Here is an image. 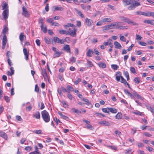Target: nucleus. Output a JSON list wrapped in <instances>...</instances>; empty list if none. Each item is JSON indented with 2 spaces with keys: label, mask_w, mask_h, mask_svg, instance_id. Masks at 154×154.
<instances>
[{
  "label": "nucleus",
  "mask_w": 154,
  "mask_h": 154,
  "mask_svg": "<svg viewBox=\"0 0 154 154\" xmlns=\"http://www.w3.org/2000/svg\"><path fill=\"white\" fill-rule=\"evenodd\" d=\"M42 118L46 123L48 122L50 120V115L48 112L46 110H44L41 112Z\"/></svg>",
  "instance_id": "nucleus-1"
},
{
  "label": "nucleus",
  "mask_w": 154,
  "mask_h": 154,
  "mask_svg": "<svg viewBox=\"0 0 154 154\" xmlns=\"http://www.w3.org/2000/svg\"><path fill=\"white\" fill-rule=\"evenodd\" d=\"M52 50L54 53V57H59L63 54L61 51H59L58 50L54 47H52Z\"/></svg>",
  "instance_id": "nucleus-2"
},
{
  "label": "nucleus",
  "mask_w": 154,
  "mask_h": 154,
  "mask_svg": "<svg viewBox=\"0 0 154 154\" xmlns=\"http://www.w3.org/2000/svg\"><path fill=\"white\" fill-rule=\"evenodd\" d=\"M63 40V38L60 39L58 37L56 36L54 37L52 42L53 43L54 42L55 43L62 44L64 43V41Z\"/></svg>",
  "instance_id": "nucleus-3"
},
{
  "label": "nucleus",
  "mask_w": 154,
  "mask_h": 154,
  "mask_svg": "<svg viewBox=\"0 0 154 154\" xmlns=\"http://www.w3.org/2000/svg\"><path fill=\"white\" fill-rule=\"evenodd\" d=\"M68 35H70L71 36L73 37H75L76 35V32L77 31V29L76 28L74 27L73 28V30H72L70 28H69Z\"/></svg>",
  "instance_id": "nucleus-4"
},
{
  "label": "nucleus",
  "mask_w": 154,
  "mask_h": 154,
  "mask_svg": "<svg viewBox=\"0 0 154 154\" xmlns=\"http://www.w3.org/2000/svg\"><path fill=\"white\" fill-rule=\"evenodd\" d=\"M2 15L3 16L4 19L6 20L8 18L9 15L8 8H6L3 11Z\"/></svg>",
  "instance_id": "nucleus-5"
},
{
  "label": "nucleus",
  "mask_w": 154,
  "mask_h": 154,
  "mask_svg": "<svg viewBox=\"0 0 154 154\" xmlns=\"http://www.w3.org/2000/svg\"><path fill=\"white\" fill-rule=\"evenodd\" d=\"M22 15L25 17H29L30 14L27 9L25 6H23L22 7Z\"/></svg>",
  "instance_id": "nucleus-6"
},
{
  "label": "nucleus",
  "mask_w": 154,
  "mask_h": 154,
  "mask_svg": "<svg viewBox=\"0 0 154 154\" xmlns=\"http://www.w3.org/2000/svg\"><path fill=\"white\" fill-rule=\"evenodd\" d=\"M113 23L114 25V26H115L116 29H122L125 28V26H121V22H114Z\"/></svg>",
  "instance_id": "nucleus-7"
},
{
  "label": "nucleus",
  "mask_w": 154,
  "mask_h": 154,
  "mask_svg": "<svg viewBox=\"0 0 154 154\" xmlns=\"http://www.w3.org/2000/svg\"><path fill=\"white\" fill-rule=\"evenodd\" d=\"M124 21V22L127 23L129 24H132L134 25H138V24L131 20L130 19L128 18L127 17H125V19Z\"/></svg>",
  "instance_id": "nucleus-8"
},
{
  "label": "nucleus",
  "mask_w": 154,
  "mask_h": 154,
  "mask_svg": "<svg viewBox=\"0 0 154 154\" xmlns=\"http://www.w3.org/2000/svg\"><path fill=\"white\" fill-rule=\"evenodd\" d=\"M23 52L25 56V59L26 60H29V51H27L26 48H25L24 47L23 49Z\"/></svg>",
  "instance_id": "nucleus-9"
},
{
  "label": "nucleus",
  "mask_w": 154,
  "mask_h": 154,
  "mask_svg": "<svg viewBox=\"0 0 154 154\" xmlns=\"http://www.w3.org/2000/svg\"><path fill=\"white\" fill-rule=\"evenodd\" d=\"M7 42V38L6 35L5 34L4 36L2 39V48L4 49L5 48V45Z\"/></svg>",
  "instance_id": "nucleus-10"
},
{
  "label": "nucleus",
  "mask_w": 154,
  "mask_h": 154,
  "mask_svg": "<svg viewBox=\"0 0 154 154\" xmlns=\"http://www.w3.org/2000/svg\"><path fill=\"white\" fill-rule=\"evenodd\" d=\"M85 22L88 26H90L93 23V21L91 19L86 18L85 19Z\"/></svg>",
  "instance_id": "nucleus-11"
},
{
  "label": "nucleus",
  "mask_w": 154,
  "mask_h": 154,
  "mask_svg": "<svg viewBox=\"0 0 154 154\" xmlns=\"http://www.w3.org/2000/svg\"><path fill=\"white\" fill-rule=\"evenodd\" d=\"M135 2V1L134 0H122V2L126 4L125 6L131 4Z\"/></svg>",
  "instance_id": "nucleus-12"
},
{
  "label": "nucleus",
  "mask_w": 154,
  "mask_h": 154,
  "mask_svg": "<svg viewBox=\"0 0 154 154\" xmlns=\"http://www.w3.org/2000/svg\"><path fill=\"white\" fill-rule=\"evenodd\" d=\"M124 91L125 94L127 95L128 96L130 97L132 99L134 97H135L134 95L133 94H132L128 91V90L126 89H124Z\"/></svg>",
  "instance_id": "nucleus-13"
},
{
  "label": "nucleus",
  "mask_w": 154,
  "mask_h": 154,
  "mask_svg": "<svg viewBox=\"0 0 154 154\" xmlns=\"http://www.w3.org/2000/svg\"><path fill=\"white\" fill-rule=\"evenodd\" d=\"M0 136L5 140H7L8 138L7 134L3 131H0Z\"/></svg>",
  "instance_id": "nucleus-14"
},
{
  "label": "nucleus",
  "mask_w": 154,
  "mask_h": 154,
  "mask_svg": "<svg viewBox=\"0 0 154 154\" xmlns=\"http://www.w3.org/2000/svg\"><path fill=\"white\" fill-rule=\"evenodd\" d=\"M94 52L93 50L90 49H88L86 53V56L88 57H91L94 54Z\"/></svg>",
  "instance_id": "nucleus-15"
},
{
  "label": "nucleus",
  "mask_w": 154,
  "mask_h": 154,
  "mask_svg": "<svg viewBox=\"0 0 154 154\" xmlns=\"http://www.w3.org/2000/svg\"><path fill=\"white\" fill-rule=\"evenodd\" d=\"M63 48L67 52L70 53V47L69 45H65L63 47Z\"/></svg>",
  "instance_id": "nucleus-16"
},
{
  "label": "nucleus",
  "mask_w": 154,
  "mask_h": 154,
  "mask_svg": "<svg viewBox=\"0 0 154 154\" xmlns=\"http://www.w3.org/2000/svg\"><path fill=\"white\" fill-rule=\"evenodd\" d=\"M33 116L37 119H39L40 118V113L38 111H36L33 115Z\"/></svg>",
  "instance_id": "nucleus-17"
},
{
  "label": "nucleus",
  "mask_w": 154,
  "mask_h": 154,
  "mask_svg": "<svg viewBox=\"0 0 154 154\" xmlns=\"http://www.w3.org/2000/svg\"><path fill=\"white\" fill-rule=\"evenodd\" d=\"M26 38V36L24 35L23 32H21L20 33L19 36V39L21 42H23L24 38Z\"/></svg>",
  "instance_id": "nucleus-18"
},
{
  "label": "nucleus",
  "mask_w": 154,
  "mask_h": 154,
  "mask_svg": "<svg viewBox=\"0 0 154 154\" xmlns=\"http://www.w3.org/2000/svg\"><path fill=\"white\" fill-rule=\"evenodd\" d=\"M132 94L134 95V97H136L137 99H140V100L142 99V97L138 94L136 91H133Z\"/></svg>",
  "instance_id": "nucleus-19"
},
{
  "label": "nucleus",
  "mask_w": 154,
  "mask_h": 154,
  "mask_svg": "<svg viewBox=\"0 0 154 154\" xmlns=\"http://www.w3.org/2000/svg\"><path fill=\"white\" fill-rule=\"evenodd\" d=\"M143 22L154 26V20H144Z\"/></svg>",
  "instance_id": "nucleus-20"
},
{
  "label": "nucleus",
  "mask_w": 154,
  "mask_h": 154,
  "mask_svg": "<svg viewBox=\"0 0 154 154\" xmlns=\"http://www.w3.org/2000/svg\"><path fill=\"white\" fill-rule=\"evenodd\" d=\"M115 47L117 49H120V48L122 47V46L118 42L115 41L114 43Z\"/></svg>",
  "instance_id": "nucleus-21"
},
{
  "label": "nucleus",
  "mask_w": 154,
  "mask_h": 154,
  "mask_svg": "<svg viewBox=\"0 0 154 154\" xmlns=\"http://www.w3.org/2000/svg\"><path fill=\"white\" fill-rule=\"evenodd\" d=\"M100 124L103 125L105 126H109L110 124L109 122L107 121H101L100 122Z\"/></svg>",
  "instance_id": "nucleus-22"
},
{
  "label": "nucleus",
  "mask_w": 154,
  "mask_h": 154,
  "mask_svg": "<svg viewBox=\"0 0 154 154\" xmlns=\"http://www.w3.org/2000/svg\"><path fill=\"white\" fill-rule=\"evenodd\" d=\"M112 21V20L111 17L104 18L102 19V21L103 23L109 22Z\"/></svg>",
  "instance_id": "nucleus-23"
},
{
  "label": "nucleus",
  "mask_w": 154,
  "mask_h": 154,
  "mask_svg": "<svg viewBox=\"0 0 154 154\" xmlns=\"http://www.w3.org/2000/svg\"><path fill=\"white\" fill-rule=\"evenodd\" d=\"M136 14L138 15H144L146 16H148V15H147L148 12L147 13H146L142 11H137L136 12Z\"/></svg>",
  "instance_id": "nucleus-24"
},
{
  "label": "nucleus",
  "mask_w": 154,
  "mask_h": 154,
  "mask_svg": "<svg viewBox=\"0 0 154 154\" xmlns=\"http://www.w3.org/2000/svg\"><path fill=\"white\" fill-rule=\"evenodd\" d=\"M75 11L76 13L80 17H81L82 18H83L85 17L84 16L83 14H82V12L79 11V10H78V9H75Z\"/></svg>",
  "instance_id": "nucleus-25"
},
{
  "label": "nucleus",
  "mask_w": 154,
  "mask_h": 154,
  "mask_svg": "<svg viewBox=\"0 0 154 154\" xmlns=\"http://www.w3.org/2000/svg\"><path fill=\"white\" fill-rule=\"evenodd\" d=\"M59 32L61 35L66 34V35H68L69 31L63 30H60L59 31Z\"/></svg>",
  "instance_id": "nucleus-26"
},
{
  "label": "nucleus",
  "mask_w": 154,
  "mask_h": 154,
  "mask_svg": "<svg viewBox=\"0 0 154 154\" xmlns=\"http://www.w3.org/2000/svg\"><path fill=\"white\" fill-rule=\"evenodd\" d=\"M116 118L117 119H122V114L121 112H119L115 116Z\"/></svg>",
  "instance_id": "nucleus-27"
},
{
  "label": "nucleus",
  "mask_w": 154,
  "mask_h": 154,
  "mask_svg": "<svg viewBox=\"0 0 154 154\" xmlns=\"http://www.w3.org/2000/svg\"><path fill=\"white\" fill-rule=\"evenodd\" d=\"M41 28L43 32L45 33L47 32V29L46 26H43V25H41Z\"/></svg>",
  "instance_id": "nucleus-28"
},
{
  "label": "nucleus",
  "mask_w": 154,
  "mask_h": 154,
  "mask_svg": "<svg viewBox=\"0 0 154 154\" xmlns=\"http://www.w3.org/2000/svg\"><path fill=\"white\" fill-rule=\"evenodd\" d=\"M99 66L101 68H105L106 67V65L105 63H104L100 62L98 63Z\"/></svg>",
  "instance_id": "nucleus-29"
},
{
  "label": "nucleus",
  "mask_w": 154,
  "mask_h": 154,
  "mask_svg": "<svg viewBox=\"0 0 154 154\" xmlns=\"http://www.w3.org/2000/svg\"><path fill=\"white\" fill-rule=\"evenodd\" d=\"M133 82L136 84H138L140 82V80L139 78L136 77L134 79Z\"/></svg>",
  "instance_id": "nucleus-30"
},
{
  "label": "nucleus",
  "mask_w": 154,
  "mask_h": 154,
  "mask_svg": "<svg viewBox=\"0 0 154 154\" xmlns=\"http://www.w3.org/2000/svg\"><path fill=\"white\" fill-rule=\"evenodd\" d=\"M71 110L73 111L74 112L76 113L78 115L80 114L81 113V111L78 110V109H76L74 108H72Z\"/></svg>",
  "instance_id": "nucleus-31"
},
{
  "label": "nucleus",
  "mask_w": 154,
  "mask_h": 154,
  "mask_svg": "<svg viewBox=\"0 0 154 154\" xmlns=\"http://www.w3.org/2000/svg\"><path fill=\"white\" fill-rule=\"evenodd\" d=\"M67 88H68V93H70V91H74V89L73 87L71 86L70 85H68L67 86Z\"/></svg>",
  "instance_id": "nucleus-32"
},
{
  "label": "nucleus",
  "mask_w": 154,
  "mask_h": 154,
  "mask_svg": "<svg viewBox=\"0 0 154 154\" xmlns=\"http://www.w3.org/2000/svg\"><path fill=\"white\" fill-rule=\"evenodd\" d=\"M133 113L136 115H139L141 116H143V115L141 112H140L138 110L133 112Z\"/></svg>",
  "instance_id": "nucleus-33"
},
{
  "label": "nucleus",
  "mask_w": 154,
  "mask_h": 154,
  "mask_svg": "<svg viewBox=\"0 0 154 154\" xmlns=\"http://www.w3.org/2000/svg\"><path fill=\"white\" fill-rule=\"evenodd\" d=\"M87 65L89 67H91L93 66L94 65L92 62L90 61L89 60H87Z\"/></svg>",
  "instance_id": "nucleus-34"
},
{
  "label": "nucleus",
  "mask_w": 154,
  "mask_h": 154,
  "mask_svg": "<svg viewBox=\"0 0 154 154\" xmlns=\"http://www.w3.org/2000/svg\"><path fill=\"white\" fill-rule=\"evenodd\" d=\"M109 111L112 113H116L117 112V109H116L112 108H110Z\"/></svg>",
  "instance_id": "nucleus-35"
},
{
  "label": "nucleus",
  "mask_w": 154,
  "mask_h": 154,
  "mask_svg": "<svg viewBox=\"0 0 154 154\" xmlns=\"http://www.w3.org/2000/svg\"><path fill=\"white\" fill-rule=\"evenodd\" d=\"M74 25L72 23H68L67 25H64V27L66 28L67 27H74Z\"/></svg>",
  "instance_id": "nucleus-36"
},
{
  "label": "nucleus",
  "mask_w": 154,
  "mask_h": 154,
  "mask_svg": "<svg viewBox=\"0 0 154 154\" xmlns=\"http://www.w3.org/2000/svg\"><path fill=\"white\" fill-rule=\"evenodd\" d=\"M25 149L28 152H29L32 149V147L31 146H27L25 147Z\"/></svg>",
  "instance_id": "nucleus-37"
},
{
  "label": "nucleus",
  "mask_w": 154,
  "mask_h": 154,
  "mask_svg": "<svg viewBox=\"0 0 154 154\" xmlns=\"http://www.w3.org/2000/svg\"><path fill=\"white\" fill-rule=\"evenodd\" d=\"M62 103L64 108H67L68 107V105L65 101H62Z\"/></svg>",
  "instance_id": "nucleus-38"
},
{
  "label": "nucleus",
  "mask_w": 154,
  "mask_h": 154,
  "mask_svg": "<svg viewBox=\"0 0 154 154\" xmlns=\"http://www.w3.org/2000/svg\"><path fill=\"white\" fill-rule=\"evenodd\" d=\"M6 8H8V4L6 3H5L2 7V10H5Z\"/></svg>",
  "instance_id": "nucleus-39"
},
{
  "label": "nucleus",
  "mask_w": 154,
  "mask_h": 154,
  "mask_svg": "<svg viewBox=\"0 0 154 154\" xmlns=\"http://www.w3.org/2000/svg\"><path fill=\"white\" fill-rule=\"evenodd\" d=\"M121 82L122 83H124L125 85H126V83H127V82L126 81V80L122 76H121Z\"/></svg>",
  "instance_id": "nucleus-40"
},
{
  "label": "nucleus",
  "mask_w": 154,
  "mask_h": 154,
  "mask_svg": "<svg viewBox=\"0 0 154 154\" xmlns=\"http://www.w3.org/2000/svg\"><path fill=\"white\" fill-rule=\"evenodd\" d=\"M111 68L113 69L116 70L119 68V66L116 64H112L111 65Z\"/></svg>",
  "instance_id": "nucleus-41"
},
{
  "label": "nucleus",
  "mask_w": 154,
  "mask_h": 154,
  "mask_svg": "<svg viewBox=\"0 0 154 154\" xmlns=\"http://www.w3.org/2000/svg\"><path fill=\"white\" fill-rule=\"evenodd\" d=\"M120 38L121 41L123 42H126V39L123 35H120Z\"/></svg>",
  "instance_id": "nucleus-42"
},
{
  "label": "nucleus",
  "mask_w": 154,
  "mask_h": 154,
  "mask_svg": "<svg viewBox=\"0 0 154 154\" xmlns=\"http://www.w3.org/2000/svg\"><path fill=\"white\" fill-rule=\"evenodd\" d=\"M55 11H62L63 8L61 7H55Z\"/></svg>",
  "instance_id": "nucleus-43"
},
{
  "label": "nucleus",
  "mask_w": 154,
  "mask_h": 154,
  "mask_svg": "<svg viewBox=\"0 0 154 154\" xmlns=\"http://www.w3.org/2000/svg\"><path fill=\"white\" fill-rule=\"evenodd\" d=\"M63 41H64V43L65 42L68 43H69L70 42V38L69 37H66L65 39H63Z\"/></svg>",
  "instance_id": "nucleus-44"
},
{
  "label": "nucleus",
  "mask_w": 154,
  "mask_h": 154,
  "mask_svg": "<svg viewBox=\"0 0 154 154\" xmlns=\"http://www.w3.org/2000/svg\"><path fill=\"white\" fill-rule=\"evenodd\" d=\"M138 43L139 45L143 46H146L147 45L146 43L143 42L139 41Z\"/></svg>",
  "instance_id": "nucleus-45"
},
{
  "label": "nucleus",
  "mask_w": 154,
  "mask_h": 154,
  "mask_svg": "<svg viewBox=\"0 0 154 154\" xmlns=\"http://www.w3.org/2000/svg\"><path fill=\"white\" fill-rule=\"evenodd\" d=\"M35 91L37 93H38L39 92V89L37 84L35 85Z\"/></svg>",
  "instance_id": "nucleus-46"
},
{
  "label": "nucleus",
  "mask_w": 154,
  "mask_h": 154,
  "mask_svg": "<svg viewBox=\"0 0 154 154\" xmlns=\"http://www.w3.org/2000/svg\"><path fill=\"white\" fill-rule=\"evenodd\" d=\"M8 28L6 26L3 29L2 33L3 34H5L8 31Z\"/></svg>",
  "instance_id": "nucleus-47"
},
{
  "label": "nucleus",
  "mask_w": 154,
  "mask_h": 154,
  "mask_svg": "<svg viewBox=\"0 0 154 154\" xmlns=\"http://www.w3.org/2000/svg\"><path fill=\"white\" fill-rule=\"evenodd\" d=\"M137 145L139 147H143L144 146L143 143L140 142H138L137 144Z\"/></svg>",
  "instance_id": "nucleus-48"
},
{
  "label": "nucleus",
  "mask_w": 154,
  "mask_h": 154,
  "mask_svg": "<svg viewBox=\"0 0 154 154\" xmlns=\"http://www.w3.org/2000/svg\"><path fill=\"white\" fill-rule=\"evenodd\" d=\"M94 51L95 54L97 56H99L100 54V53L98 51L97 48H95L94 49Z\"/></svg>",
  "instance_id": "nucleus-49"
},
{
  "label": "nucleus",
  "mask_w": 154,
  "mask_h": 154,
  "mask_svg": "<svg viewBox=\"0 0 154 154\" xmlns=\"http://www.w3.org/2000/svg\"><path fill=\"white\" fill-rule=\"evenodd\" d=\"M130 70L133 73H136V71L135 68L133 67H131L130 68Z\"/></svg>",
  "instance_id": "nucleus-50"
},
{
  "label": "nucleus",
  "mask_w": 154,
  "mask_h": 154,
  "mask_svg": "<svg viewBox=\"0 0 154 154\" xmlns=\"http://www.w3.org/2000/svg\"><path fill=\"white\" fill-rule=\"evenodd\" d=\"M58 114L60 116L61 118L63 119H64L65 116L63 114L62 112L60 111H59L58 112Z\"/></svg>",
  "instance_id": "nucleus-51"
},
{
  "label": "nucleus",
  "mask_w": 154,
  "mask_h": 154,
  "mask_svg": "<svg viewBox=\"0 0 154 154\" xmlns=\"http://www.w3.org/2000/svg\"><path fill=\"white\" fill-rule=\"evenodd\" d=\"M58 114L60 116L61 118L63 119H64L65 116L63 114L62 112L60 111H59L58 112Z\"/></svg>",
  "instance_id": "nucleus-52"
},
{
  "label": "nucleus",
  "mask_w": 154,
  "mask_h": 154,
  "mask_svg": "<svg viewBox=\"0 0 154 154\" xmlns=\"http://www.w3.org/2000/svg\"><path fill=\"white\" fill-rule=\"evenodd\" d=\"M132 4V5H131L128 7V9L129 10H132L135 8V7H134V5H133V4Z\"/></svg>",
  "instance_id": "nucleus-53"
},
{
  "label": "nucleus",
  "mask_w": 154,
  "mask_h": 154,
  "mask_svg": "<svg viewBox=\"0 0 154 154\" xmlns=\"http://www.w3.org/2000/svg\"><path fill=\"white\" fill-rule=\"evenodd\" d=\"M108 25V26L109 29H114L113 27L114 26V25L113 23H112L111 24Z\"/></svg>",
  "instance_id": "nucleus-54"
},
{
  "label": "nucleus",
  "mask_w": 154,
  "mask_h": 154,
  "mask_svg": "<svg viewBox=\"0 0 154 154\" xmlns=\"http://www.w3.org/2000/svg\"><path fill=\"white\" fill-rule=\"evenodd\" d=\"M26 140L25 138H22L20 140V143L23 144L26 141Z\"/></svg>",
  "instance_id": "nucleus-55"
},
{
  "label": "nucleus",
  "mask_w": 154,
  "mask_h": 154,
  "mask_svg": "<svg viewBox=\"0 0 154 154\" xmlns=\"http://www.w3.org/2000/svg\"><path fill=\"white\" fill-rule=\"evenodd\" d=\"M142 38V37L140 35H136V39L137 40H140Z\"/></svg>",
  "instance_id": "nucleus-56"
},
{
  "label": "nucleus",
  "mask_w": 154,
  "mask_h": 154,
  "mask_svg": "<svg viewBox=\"0 0 154 154\" xmlns=\"http://www.w3.org/2000/svg\"><path fill=\"white\" fill-rule=\"evenodd\" d=\"M38 23H41V25H43V20L42 17H40L39 19Z\"/></svg>",
  "instance_id": "nucleus-57"
},
{
  "label": "nucleus",
  "mask_w": 154,
  "mask_h": 154,
  "mask_svg": "<svg viewBox=\"0 0 154 154\" xmlns=\"http://www.w3.org/2000/svg\"><path fill=\"white\" fill-rule=\"evenodd\" d=\"M67 97L70 100H72L73 99V97L72 96V95L70 93H68L67 95Z\"/></svg>",
  "instance_id": "nucleus-58"
},
{
  "label": "nucleus",
  "mask_w": 154,
  "mask_h": 154,
  "mask_svg": "<svg viewBox=\"0 0 154 154\" xmlns=\"http://www.w3.org/2000/svg\"><path fill=\"white\" fill-rule=\"evenodd\" d=\"M103 31H105L106 30H109L108 25H106L103 27Z\"/></svg>",
  "instance_id": "nucleus-59"
},
{
  "label": "nucleus",
  "mask_w": 154,
  "mask_h": 154,
  "mask_svg": "<svg viewBox=\"0 0 154 154\" xmlns=\"http://www.w3.org/2000/svg\"><path fill=\"white\" fill-rule=\"evenodd\" d=\"M35 133L38 134H42V131L41 130H37L35 131Z\"/></svg>",
  "instance_id": "nucleus-60"
},
{
  "label": "nucleus",
  "mask_w": 154,
  "mask_h": 154,
  "mask_svg": "<svg viewBox=\"0 0 154 154\" xmlns=\"http://www.w3.org/2000/svg\"><path fill=\"white\" fill-rule=\"evenodd\" d=\"M70 61L72 63H75L76 61V59L74 57H72L70 59Z\"/></svg>",
  "instance_id": "nucleus-61"
},
{
  "label": "nucleus",
  "mask_w": 154,
  "mask_h": 154,
  "mask_svg": "<svg viewBox=\"0 0 154 154\" xmlns=\"http://www.w3.org/2000/svg\"><path fill=\"white\" fill-rule=\"evenodd\" d=\"M16 119L17 120L20 121H22L23 120L21 116H16Z\"/></svg>",
  "instance_id": "nucleus-62"
},
{
  "label": "nucleus",
  "mask_w": 154,
  "mask_h": 154,
  "mask_svg": "<svg viewBox=\"0 0 154 154\" xmlns=\"http://www.w3.org/2000/svg\"><path fill=\"white\" fill-rule=\"evenodd\" d=\"M47 21L48 23H51L52 24L53 23V20L52 18H50L47 20Z\"/></svg>",
  "instance_id": "nucleus-63"
},
{
  "label": "nucleus",
  "mask_w": 154,
  "mask_h": 154,
  "mask_svg": "<svg viewBox=\"0 0 154 154\" xmlns=\"http://www.w3.org/2000/svg\"><path fill=\"white\" fill-rule=\"evenodd\" d=\"M4 99L7 102H8L10 101L9 98L7 96H4Z\"/></svg>",
  "instance_id": "nucleus-64"
}]
</instances>
